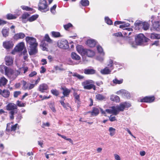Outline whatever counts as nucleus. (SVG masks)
<instances>
[{
    "label": "nucleus",
    "instance_id": "obj_33",
    "mask_svg": "<svg viewBox=\"0 0 160 160\" xmlns=\"http://www.w3.org/2000/svg\"><path fill=\"white\" fill-rule=\"evenodd\" d=\"M110 100L116 102H118L120 101L119 97L116 95H112L110 96Z\"/></svg>",
    "mask_w": 160,
    "mask_h": 160
},
{
    "label": "nucleus",
    "instance_id": "obj_49",
    "mask_svg": "<svg viewBox=\"0 0 160 160\" xmlns=\"http://www.w3.org/2000/svg\"><path fill=\"white\" fill-rule=\"evenodd\" d=\"M21 8L24 10L27 11H32L33 9L30 8L25 6H22Z\"/></svg>",
    "mask_w": 160,
    "mask_h": 160
},
{
    "label": "nucleus",
    "instance_id": "obj_42",
    "mask_svg": "<svg viewBox=\"0 0 160 160\" xmlns=\"http://www.w3.org/2000/svg\"><path fill=\"white\" fill-rule=\"evenodd\" d=\"M112 82L116 84H119L123 82V79H121L120 80H118L117 78H115L113 80Z\"/></svg>",
    "mask_w": 160,
    "mask_h": 160
},
{
    "label": "nucleus",
    "instance_id": "obj_21",
    "mask_svg": "<svg viewBox=\"0 0 160 160\" xmlns=\"http://www.w3.org/2000/svg\"><path fill=\"white\" fill-rule=\"evenodd\" d=\"M48 89V85L45 83L41 84L38 87L39 91L42 92H45Z\"/></svg>",
    "mask_w": 160,
    "mask_h": 160
},
{
    "label": "nucleus",
    "instance_id": "obj_14",
    "mask_svg": "<svg viewBox=\"0 0 160 160\" xmlns=\"http://www.w3.org/2000/svg\"><path fill=\"white\" fill-rule=\"evenodd\" d=\"M12 123H8L7 124L6 131L8 132H10L12 131H15L18 125V124H16L14 125H12Z\"/></svg>",
    "mask_w": 160,
    "mask_h": 160
},
{
    "label": "nucleus",
    "instance_id": "obj_11",
    "mask_svg": "<svg viewBox=\"0 0 160 160\" xmlns=\"http://www.w3.org/2000/svg\"><path fill=\"white\" fill-rule=\"evenodd\" d=\"M61 90L62 91V93L63 96L61 97V99L64 100V97H68L71 92V90L67 88L66 87H62L61 88Z\"/></svg>",
    "mask_w": 160,
    "mask_h": 160
},
{
    "label": "nucleus",
    "instance_id": "obj_19",
    "mask_svg": "<svg viewBox=\"0 0 160 160\" xmlns=\"http://www.w3.org/2000/svg\"><path fill=\"white\" fill-rule=\"evenodd\" d=\"M71 57L72 59L78 61V62H76L75 64H78L80 62V61H78L80 60L81 57L76 53L72 52L71 54Z\"/></svg>",
    "mask_w": 160,
    "mask_h": 160
},
{
    "label": "nucleus",
    "instance_id": "obj_12",
    "mask_svg": "<svg viewBox=\"0 0 160 160\" xmlns=\"http://www.w3.org/2000/svg\"><path fill=\"white\" fill-rule=\"evenodd\" d=\"M118 95H121L122 96L126 97L127 98H129L131 97L130 93L125 89L120 90L116 92Z\"/></svg>",
    "mask_w": 160,
    "mask_h": 160
},
{
    "label": "nucleus",
    "instance_id": "obj_53",
    "mask_svg": "<svg viewBox=\"0 0 160 160\" xmlns=\"http://www.w3.org/2000/svg\"><path fill=\"white\" fill-rule=\"evenodd\" d=\"M52 36L54 37L57 38L60 36V34L59 32H52Z\"/></svg>",
    "mask_w": 160,
    "mask_h": 160
},
{
    "label": "nucleus",
    "instance_id": "obj_35",
    "mask_svg": "<svg viewBox=\"0 0 160 160\" xmlns=\"http://www.w3.org/2000/svg\"><path fill=\"white\" fill-rule=\"evenodd\" d=\"M9 68L4 65H0V71L2 73H3L4 72H5V74L6 73L7 71H8Z\"/></svg>",
    "mask_w": 160,
    "mask_h": 160
},
{
    "label": "nucleus",
    "instance_id": "obj_34",
    "mask_svg": "<svg viewBox=\"0 0 160 160\" xmlns=\"http://www.w3.org/2000/svg\"><path fill=\"white\" fill-rule=\"evenodd\" d=\"M8 82V80L4 77H3L0 79V87L5 86Z\"/></svg>",
    "mask_w": 160,
    "mask_h": 160
},
{
    "label": "nucleus",
    "instance_id": "obj_28",
    "mask_svg": "<svg viewBox=\"0 0 160 160\" xmlns=\"http://www.w3.org/2000/svg\"><path fill=\"white\" fill-rule=\"evenodd\" d=\"M148 37L152 39H160V34L154 33H152L148 35Z\"/></svg>",
    "mask_w": 160,
    "mask_h": 160
},
{
    "label": "nucleus",
    "instance_id": "obj_16",
    "mask_svg": "<svg viewBox=\"0 0 160 160\" xmlns=\"http://www.w3.org/2000/svg\"><path fill=\"white\" fill-rule=\"evenodd\" d=\"M6 108L7 110L11 111H14L18 108V107L16 104L13 103H9L6 106Z\"/></svg>",
    "mask_w": 160,
    "mask_h": 160
},
{
    "label": "nucleus",
    "instance_id": "obj_9",
    "mask_svg": "<svg viewBox=\"0 0 160 160\" xmlns=\"http://www.w3.org/2000/svg\"><path fill=\"white\" fill-rule=\"evenodd\" d=\"M58 46L62 48L67 49L69 48L68 43L66 40L59 41L57 43Z\"/></svg>",
    "mask_w": 160,
    "mask_h": 160
},
{
    "label": "nucleus",
    "instance_id": "obj_41",
    "mask_svg": "<svg viewBox=\"0 0 160 160\" xmlns=\"http://www.w3.org/2000/svg\"><path fill=\"white\" fill-rule=\"evenodd\" d=\"M95 98L98 100H102L105 99V97L100 94H97L95 96Z\"/></svg>",
    "mask_w": 160,
    "mask_h": 160
},
{
    "label": "nucleus",
    "instance_id": "obj_5",
    "mask_svg": "<svg viewBox=\"0 0 160 160\" xmlns=\"http://www.w3.org/2000/svg\"><path fill=\"white\" fill-rule=\"evenodd\" d=\"M151 20L152 24V28H151V30L157 31L160 30V20H156V18L153 15L151 16Z\"/></svg>",
    "mask_w": 160,
    "mask_h": 160
},
{
    "label": "nucleus",
    "instance_id": "obj_54",
    "mask_svg": "<svg viewBox=\"0 0 160 160\" xmlns=\"http://www.w3.org/2000/svg\"><path fill=\"white\" fill-rule=\"evenodd\" d=\"M102 56L100 55L98 56L96 58V59L101 62H102L104 59V56Z\"/></svg>",
    "mask_w": 160,
    "mask_h": 160
},
{
    "label": "nucleus",
    "instance_id": "obj_24",
    "mask_svg": "<svg viewBox=\"0 0 160 160\" xmlns=\"http://www.w3.org/2000/svg\"><path fill=\"white\" fill-rule=\"evenodd\" d=\"M96 72V70L92 68H86L84 70V73L86 74H93Z\"/></svg>",
    "mask_w": 160,
    "mask_h": 160
},
{
    "label": "nucleus",
    "instance_id": "obj_55",
    "mask_svg": "<svg viewBox=\"0 0 160 160\" xmlns=\"http://www.w3.org/2000/svg\"><path fill=\"white\" fill-rule=\"evenodd\" d=\"M57 5L56 4H55L50 8L51 12L53 14H55L56 12L55 9Z\"/></svg>",
    "mask_w": 160,
    "mask_h": 160
},
{
    "label": "nucleus",
    "instance_id": "obj_13",
    "mask_svg": "<svg viewBox=\"0 0 160 160\" xmlns=\"http://www.w3.org/2000/svg\"><path fill=\"white\" fill-rule=\"evenodd\" d=\"M13 46V43L12 41H7L3 43V47L7 49L12 48Z\"/></svg>",
    "mask_w": 160,
    "mask_h": 160
},
{
    "label": "nucleus",
    "instance_id": "obj_51",
    "mask_svg": "<svg viewBox=\"0 0 160 160\" xmlns=\"http://www.w3.org/2000/svg\"><path fill=\"white\" fill-rule=\"evenodd\" d=\"M22 118V114L20 113H18L16 116V119L17 122H19L21 119Z\"/></svg>",
    "mask_w": 160,
    "mask_h": 160
},
{
    "label": "nucleus",
    "instance_id": "obj_47",
    "mask_svg": "<svg viewBox=\"0 0 160 160\" xmlns=\"http://www.w3.org/2000/svg\"><path fill=\"white\" fill-rule=\"evenodd\" d=\"M105 22L108 25H112V22L111 20L108 17H106L105 18Z\"/></svg>",
    "mask_w": 160,
    "mask_h": 160
},
{
    "label": "nucleus",
    "instance_id": "obj_7",
    "mask_svg": "<svg viewBox=\"0 0 160 160\" xmlns=\"http://www.w3.org/2000/svg\"><path fill=\"white\" fill-rule=\"evenodd\" d=\"M38 10L42 12H46L49 10L46 0H40L38 5Z\"/></svg>",
    "mask_w": 160,
    "mask_h": 160
},
{
    "label": "nucleus",
    "instance_id": "obj_39",
    "mask_svg": "<svg viewBox=\"0 0 160 160\" xmlns=\"http://www.w3.org/2000/svg\"><path fill=\"white\" fill-rule=\"evenodd\" d=\"M130 29H131L130 28H126V29H124V31L122 32L123 34L126 37L130 35L131 33V32H129V31Z\"/></svg>",
    "mask_w": 160,
    "mask_h": 160
},
{
    "label": "nucleus",
    "instance_id": "obj_10",
    "mask_svg": "<svg viewBox=\"0 0 160 160\" xmlns=\"http://www.w3.org/2000/svg\"><path fill=\"white\" fill-rule=\"evenodd\" d=\"M82 85L85 89L89 90L93 88L95 89V86L93 84H91L90 81L87 80L82 83Z\"/></svg>",
    "mask_w": 160,
    "mask_h": 160
},
{
    "label": "nucleus",
    "instance_id": "obj_59",
    "mask_svg": "<svg viewBox=\"0 0 160 160\" xmlns=\"http://www.w3.org/2000/svg\"><path fill=\"white\" fill-rule=\"evenodd\" d=\"M159 45V40H156L152 42L151 43V46L155 45L156 46H158Z\"/></svg>",
    "mask_w": 160,
    "mask_h": 160
},
{
    "label": "nucleus",
    "instance_id": "obj_61",
    "mask_svg": "<svg viewBox=\"0 0 160 160\" xmlns=\"http://www.w3.org/2000/svg\"><path fill=\"white\" fill-rule=\"evenodd\" d=\"M37 74V72L36 71H33L31 73H30L29 75V76L30 77H34V76L36 75Z\"/></svg>",
    "mask_w": 160,
    "mask_h": 160
},
{
    "label": "nucleus",
    "instance_id": "obj_43",
    "mask_svg": "<svg viewBox=\"0 0 160 160\" xmlns=\"http://www.w3.org/2000/svg\"><path fill=\"white\" fill-rule=\"evenodd\" d=\"M38 17V15L37 14L34 15L30 17L28 20L30 22H32L37 19Z\"/></svg>",
    "mask_w": 160,
    "mask_h": 160
},
{
    "label": "nucleus",
    "instance_id": "obj_44",
    "mask_svg": "<svg viewBox=\"0 0 160 160\" xmlns=\"http://www.w3.org/2000/svg\"><path fill=\"white\" fill-rule=\"evenodd\" d=\"M115 129L112 128L110 127L109 129V131L110 132V135L111 136H113L115 133Z\"/></svg>",
    "mask_w": 160,
    "mask_h": 160
},
{
    "label": "nucleus",
    "instance_id": "obj_30",
    "mask_svg": "<svg viewBox=\"0 0 160 160\" xmlns=\"http://www.w3.org/2000/svg\"><path fill=\"white\" fill-rule=\"evenodd\" d=\"M77 50L79 53L83 55L86 49H84L82 46L78 45L77 47Z\"/></svg>",
    "mask_w": 160,
    "mask_h": 160
},
{
    "label": "nucleus",
    "instance_id": "obj_6",
    "mask_svg": "<svg viewBox=\"0 0 160 160\" xmlns=\"http://www.w3.org/2000/svg\"><path fill=\"white\" fill-rule=\"evenodd\" d=\"M134 24L136 29H143L145 30H147L149 27V24L148 22L140 21H137Z\"/></svg>",
    "mask_w": 160,
    "mask_h": 160
},
{
    "label": "nucleus",
    "instance_id": "obj_32",
    "mask_svg": "<svg viewBox=\"0 0 160 160\" xmlns=\"http://www.w3.org/2000/svg\"><path fill=\"white\" fill-rule=\"evenodd\" d=\"M25 37V34L22 32L17 33L15 35L14 38L15 39H18L23 38Z\"/></svg>",
    "mask_w": 160,
    "mask_h": 160
},
{
    "label": "nucleus",
    "instance_id": "obj_45",
    "mask_svg": "<svg viewBox=\"0 0 160 160\" xmlns=\"http://www.w3.org/2000/svg\"><path fill=\"white\" fill-rule=\"evenodd\" d=\"M43 40H44L45 41L49 43L52 42V40L50 38L48 34H46L45 35L44 39Z\"/></svg>",
    "mask_w": 160,
    "mask_h": 160
},
{
    "label": "nucleus",
    "instance_id": "obj_3",
    "mask_svg": "<svg viewBox=\"0 0 160 160\" xmlns=\"http://www.w3.org/2000/svg\"><path fill=\"white\" fill-rule=\"evenodd\" d=\"M27 43L29 45L30 49L28 51L30 55L35 54L38 52L37 46L38 44L36 38L30 37H27L25 38Z\"/></svg>",
    "mask_w": 160,
    "mask_h": 160
},
{
    "label": "nucleus",
    "instance_id": "obj_48",
    "mask_svg": "<svg viewBox=\"0 0 160 160\" xmlns=\"http://www.w3.org/2000/svg\"><path fill=\"white\" fill-rule=\"evenodd\" d=\"M16 105L19 107H24L25 106L26 104L18 100L17 101Z\"/></svg>",
    "mask_w": 160,
    "mask_h": 160
},
{
    "label": "nucleus",
    "instance_id": "obj_8",
    "mask_svg": "<svg viewBox=\"0 0 160 160\" xmlns=\"http://www.w3.org/2000/svg\"><path fill=\"white\" fill-rule=\"evenodd\" d=\"M72 89L73 91V94L75 100V102L78 104V107H79L81 104L80 97V93L78 92V90L73 88H72Z\"/></svg>",
    "mask_w": 160,
    "mask_h": 160
},
{
    "label": "nucleus",
    "instance_id": "obj_18",
    "mask_svg": "<svg viewBox=\"0 0 160 160\" xmlns=\"http://www.w3.org/2000/svg\"><path fill=\"white\" fill-rule=\"evenodd\" d=\"M21 11L20 10H18V12L16 14L13 15L11 13L8 14L6 17L8 19H13L17 18L21 14Z\"/></svg>",
    "mask_w": 160,
    "mask_h": 160
},
{
    "label": "nucleus",
    "instance_id": "obj_58",
    "mask_svg": "<svg viewBox=\"0 0 160 160\" xmlns=\"http://www.w3.org/2000/svg\"><path fill=\"white\" fill-rule=\"evenodd\" d=\"M72 26V25L71 23H68V24L64 25L63 27L65 29L67 30L69 28Z\"/></svg>",
    "mask_w": 160,
    "mask_h": 160
},
{
    "label": "nucleus",
    "instance_id": "obj_60",
    "mask_svg": "<svg viewBox=\"0 0 160 160\" xmlns=\"http://www.w3.org/2000/svg\"><path fill=\"white\" fill-rule=\"evenodd\" d=\"M49 107L52 112H56V110L54 107V105L52 103L50 104L49 105Z\"/></svg>",
    "mask_w": 160,
    "mask_h": 160
},
{
    "label": "nucleus",
    "instance_id": "obj_50",
    "mask_svg": "<svg viewBox=\"0 0 160 160\" xmlns=\"http://www.w3.org/2000/svg\"><path fill=\"white\" fill-rule=\"evenodd\" d=\"M72 76L76 77L78 79H82L84 78V77L83 76L77 73H74L72 75Z\"/></svg>",
    "mask_w": 160,
    "mask_h": 160
},
{
    "label": "nucleus",
    "instance_id": "obj_2",
    "mask_svg": "<svg viewBox=\"0 0 160 160\" xmlns=\"http://www.w3.org/2000/svg\"><path fill=\"white\" fill-rule=\"evenodd\" d=\"M149 40L142 33L139 34L135 37V42L129 38L128 39L129 43L133 48H136L138 45H146Z\"/></svg>",
    "mask_w": 160,
    "mask_h": 160
},
{
    "label": "nucleus",
    "instance_id": "obj_52",
    "mask_svg": "<svg viewBox=\"0 0 160 160\" xmlns=\"http://www.w3.org/2000/svg\"><path fill=\"white\" fill-rule=\"evenodd\" d=\"M15 113V111L13 110H12L10 111L9 112V118L11 120H13L14 118V115Z\"/></svg>",
    "mask_w": 160,
    "mask_h": 160
},
{
    "label": "nucleus",
    "instance_id": "obj_62",
    "mask_svg": "<svg viewBox=\"0 0 160 160\" xmlns=\"http://www.w3.org/2000/svg\"><path fill=\"white\" fill-rule=\"evenodd\" d=\"M21 93V92L20 91H15L14 93V97L15 98H17L18 97V95H20Z\"/></svg>",
    "mask_w": 160,
    "mask_h": 160
},
{
    "label": "nucleus",
    "instance_id": "obj_4",
    "mask_svg": "<svg viewBox=\"0 0 160 160\" xmlns=\"http://www.w3.org/2000/svg\"><path fill=\"white\" fill-rule=\"evenodd\" d=\"M20 74V71L19 70H13L12 69L8 68L7 71L6 75L11 80H14Z\"/></svg>",
    "mask_w": 160,
    "mask_h": 160
},
{
    "label": "nucleus",
    "instance_id": "obj_17",
    "mask_svg": "<svg viewBox=\"0 0 160 160\" xmlns=\"http://www.w3.org/2000/svg\"><path fill=\"white\" fill-rule=\"evenodd\" d=\"M35 86L34 84H27L26 81H23V88L24 89L31 90Z\"/></svg>",
    "mask_w": 160,
    "mask_h": 160
},
{
    "label": "nucleus",
    "instance_id": "obj_64",
    "mask_svg": "<svg viewBox=\"0 0 160 160\" xmlns=\"http://www.w3.org/2000/svg\"><path fill=\"white\" fill-rule=\"evenodd\" d=\"M113 35L116 37H122V34L121 32H118L113 34Z\"/></svg>",
    "mask_w": 160,
    "mask_h": 160
},
{
    "label": "nucleus",
    "instance_id": "obj_22",
    "mask_svg": "<svg viewBox=\"0 0 160 160\" xmlns=\"http://www.w3.org/2000/svg\"><path fill=\"white\" fill-rule=\"evenodd\" d=\"M95 55V52L93 51L90 49H86L83 55H86L88 57H91Z\"/></svg>",
    "mask_w": 160,
    "mask_h": 160
},
{
    "label": "nucleus",
    "instance_id": "obj_27",
    "mask_svg": "<svg viewBox=\"0 0 160 160\" xmlns=\"http://www.w3.org/2000/svg\"><path fill=\"white\" fill-rule=\"evenodd\" d=\"M101 108H100V109ZM99 108L97 107L93 108L92 111L91 112V115L93 117H95L98 115L99 112Z\"/></svg>",
    "mask_w": 160,
    "mask_h": 160
},
{
    "label": "nucleus",
    "instance_id": "obj_40",
    "mask_svg": "<svg viewBox=\"0 0 160 160\" xmlns=\"http://www.w3.org/2000/svg\"><path fill=\"white\" fill-rule=\"evenodd\" d=\"M98 52L101 55L104 56L105 53L103 51L102 48L100 46H98L97 47Z\"/></svg>",
    "mask_w": 160,
    "mask_h": 160
},
{
    "label": "nucleus",
    "instance_id": "obj_46",
    "mask_svg": "<svg viewBox=\"0 0 160 160\" xmlns=\"http://www.w3.org/2000/svg\"><path fill=\"white\" fill-rule=\"evenodd\" d=\"M29 16V14L28 12L25 13L23 14L22 15V18L23 19L22 22H25L24 20H26Z\"/></svg>",
    "mask_w": 160,
    "mask_h": 160
},
{
    "label": "nucleus",
    "instance_id": "obj_29",
    "mask_svg": "<svg viewBox=\"0 0 160 160\" xmlns=\"http://www.w3.org/2000/svg\"><path fill=\"white\" fill-rule=\"evenodd\" d=\"M48 44L45 42L44 40H42L41 43L40 47L42 50L44 51L48 50Z\"/></svg>",
    "mask_w": 160,
    "mask_h": 160
},
{
    "label": "nucleus",
    "instance_id": "obj_20",
    "mask_svg": "<svg viewBox=\"0 0 160 160\" xmlns=\"http://www.w3.org/2000/svg\"><path fill=\"white\" fill-rule=\"evenodd\" d=\"M25 48L24 43L21 42L16 46L14 50L16 52H20L22 51Z\"/></svg>",
    "mask_w": 160,
    "mask_h": 160
},
{
    "label": "nucleus",
    "instance_id": "obj_15",
    "mask_svg": "<svg viewBox=\"0 0 160 160\" xmlns=\"http://www.w3.org/2000/svg\"><path fill=\"white\" fill-rule=\"evenodd\" d=\"M154 99L155 98L154 96H146L141 99L140 101L142 102L151 103L154 101Z\"/></svg>",
    "mask_w": 160,
    "mask_h": 160
},
{
    "label": "nucleus",
    "instance_id": "obj_31",
    "mask_svg": "<svg viewBox=\"0 0 160 160\" xmlns=\"http://www.w3.org/2000/svg\"><path fill=\"white\" fill-rule=\"evenodd\" d=\"M111 70L108 68V67H105L103 69H101L100 71L101 73L103 75L108 74L111 73Z\"/></svg>",
    "mask_w": 160,
    "mask_h": 160
},
{
    "label": "nucleus",
    "instance_id": "obj_56",
    "mask_svg": "<svg viewBox=\"0 0 160 160\" xmlns=\"http://www.w3.org/2000/svg\"><path fill=\"white\" fill-rule=\"evenodd\" d=\"M51 93L54 95L57 96L59 94V92L56 89H52L51 90Z\"/></svg>",
    "mask_w": 160,
    "mask_h": 160
},
{
    "label": "nucleus",
    "instance_id": "obj_1",
    "mask_svg": "<svg viewBox=\"0 0 160 160\" xmlns=\"http://www.w3.org/2000/svg\"><path fill=\"white\" fill-rule=\"evenodd\" d=\"M131 106L129 103L124 102L121 103L119 105L116 107L112 106L110 109H106L105 111H103L102 109H100L101 113L106 116V112L109 114H112L114 115L118 114L120 112L123 111L125 108H128Z\"/></svg>",
    "mask_w": 160,
    "mask_h": 160
},
{
    "label": "nucleus",
    "instance_id": "obj_26",
    "mask_svg": "<svg viewBox=\"0 0 160 160\" xmlns=\"http://www.w3.org/2000/svg\"><path fill=\"white\" fill-rule=\"evenodd\" d=\"M117 64H118V63L116 62H114L112 60H110L109 61V63L108 64L107 67H108V68H109L111 71L113 69V65Z\"/></svg>",
    "mask_w": 160,
    "mask_h": 160
},
{
    "label": "nucleus",
    "instance_id": "obj_23",
    "mask_svg": "<svg viewBox=\"0 0 160 160\" xmlns=\"http://www.w3.org/2000/svg\"><path fill=\"white\" fill-rule=\"evenodd\" d=\"M96 43V40L93 39H88L86 42V44L90 47H94Z\"/></svg>",
    "mask_w": 160,
    "mask_h": 160
},
{
    "label": "nucleus",
    "instance_id": "obj_57",
    "mask_svg": "<svg viewBox=\"0 0 160 160\" xmlns=\"http://www.w3.org/2000/svg\"><path fill=\"white\" fill-rule=\"evenodd\" d=\"M130 24L129 23H127L125 24V22L123 25H120L119 26V28H124L128 27L130 26Z\"/></svg>",
    "mask_w": 160,
    "mask_h": 160
},
{
    "label": "nucleus",
    "instance_id": "obj_37",
    "mask_svg": "<svg viewBox=\"0 0 160 160\" xmlns=\"http://www.w3.org/2000/svg\"><path fill=\"white\" fill-rule=\"evenodd\" d=\"M2 95L5 98H8L10 95V92L8 90H4L2 92Z\"/></svg>",
    "mask_w": 160,
    "mask_h": 160
},
{
    "label": "nucleus",
    "instance_id": "obj_63",
    "mask_svg": "<svg viewBox=\"0 0 160 160\" xmlns=\"http://www.w3.org/2000/svg\"><path fill=\"white\" fill-rule=\"evenodd\" d=\"M112 115H111L109 117V120L111 122H113L116 120V119L115 116L112 117Z\"/></svg>",
    "mask_w": 160,
    "mask_h": 160
},
{
    "label": "nucleus",
    "instance_id": "obj_25",
    "mask_svg": "<svg viewBox=\"0 0 160 160\" xmlns=\"http://www.w3.org/2000/svg\"><path fill=\"white\" fill-rule=\"evenodd\" d=\"M5 60L6 62V64L7 65H11L13 63V61L12 59V57L9 56H7L6 57Z\"/></svg>",
    "mask_w": 160,
    "mask_h": 160
},
{
    "label": "nucleus",
    "instance_id": "obj_38",
    "mask_svg": "<svg viewBox=\"0 0 160 160\" xmlns=\"http://www.w3.org/2000/svg\"><path fill=\"white\" fill-rule=\"evenodd\" d=\"M80 3L82 6L86 7L89 5V2L88 0H81Z\"/></svg>",
    "mask_w": 160,
    "mask_h": 160
},
{
    "label": "nucleus",
    "instance_id": "obj_36",
    "mask_svg": "<svg viewBox=\"0 0 160 160\" xmlns=\"http://www.w3.org/2000/svg\"><path fill=\"white\" fill-rule=\"evenodd\" d=\"M9 29L3 28L2 31L3 36L5 37H7L9 34Z\"/></svg>",
    "mask_w": 160,
    "mask_h": 160
}]
</instances>
